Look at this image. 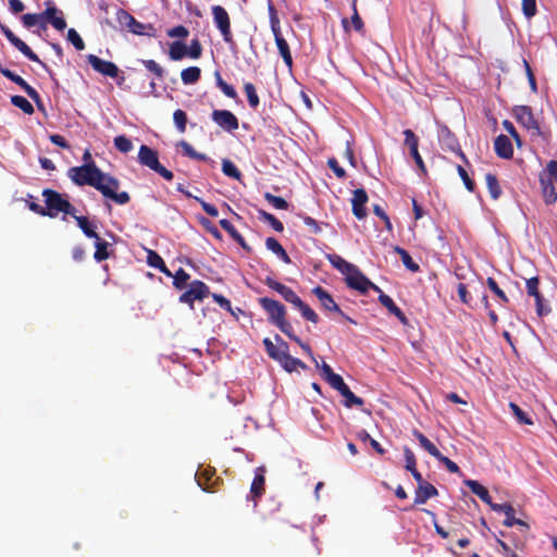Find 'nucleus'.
<instances>
[{
	"label": "nucleus",
	"mask_w": 557,
	"mask_h": 557,
	"mask_svg": "<svg viewBox=\"0 0 557 557\" xmlns=\"http://www.w3.org/2000/svg\"><path fill=\"white\" fill-rule=\"evenodd\" d=\"M67 177L77 186L88 185L94 187L100 191L103 197L117 205H126L131 199L127 191L117 193L120 188L119 180L102 172L95 162L70 168Z\"/></svg>",
	"instance_id": "nucleus-1"
},
{
	"label": "nucleus",
	"mask_w": 557,
	"mask_h": 557,
	"mask_svg": "<svg viewBox=\"0 0 557 557\" xmlns=\"http://www.w3.org/2000/svg\"><path fill=\"white\" fill-rule=\"evenodd\" d=\"M138 162L158 173L165 181H172L174 177L173 173L159 162L158 152L146 145H141L139 148Z\"/></svg>",
	"instance_id": "nucleus-2"
},
{
	"label": "nucleus",
	"mask_w": 557,
	"mask_h": 557,
	"mask_svg": "<svg viewBox=\"0 0 557 557\" xmlns=\"http://www.w3.org/2000/svg\"><path fill=\"white\" fill-rule=\"evenodd\" d=\"M42 195L48 210L47 215L53 218L57 216L59 212L74 215L76 212L75 208L58 191L45 189Z\"/></svg>",
	"instance_id": "nucleus-3"
},
{
	"label": "nucleus",
	"mask_w": 557,
	"mask_h": 557,
	"mask_svg": "<svg viewBox=\"0 0 557 557\" xmlns=\"http://www.w3.org/2000/svg\"><path fill=\"white\" fill-rule=\"evenodd\" d=\"M212 16L215 27L220 30L223 40L228 45L231 50H235L236 45L233 40L231 32V21L227 11L221 5L212 7Z\"/></svg>",
	"instance_id": "nucleus-4"
},
{
	"label": "nucleus",
	"mask_w": 557,
	"mask_h": 557,
	"mask_svg": "<svg viewBox=\"0 0 557 557\" xmlns=\"http://www.w3.org/2000/svg\"><path fill=\"white\" fill-rule=\"evenodd\" d=\"M345 281L348 287L361 294H366L369 289L380 292V287L372 283L356 265L345 275Z\"/></svg>",
	"instance_id": "nucleus-5"
},
{
	"label": "nucleus",
	"mask_w": 557,
	"mask_h": 557,
	"mask_svg": "<svg viewBox=\"0 0 557 557\" xmlns=\"http://www.w3.org/2000/svg\"><path fill=\"white\" fill-rule=\"evenodd\" d=\"M513 116L532 136H540L541 128L535 120L533 111L529 106H517L513 108Z\"/></svg>",
	"instance_id": "nucleus-6"
},
{
	"label": "nucleus",
	"mask_w": 557,
	"mask_h": 557,
	"mask_svg": "<svg viewBox=\"0 0 557 557\" xmlns=\"http://www.w3.org/2000/svg\"><path fill=\"white\" fill-rule=\"evenodd\" d=\"M0 30L4 35V37L10 41V44L14 46L23 55H25L28 60L37 62L42 67L47 69V65L38 58V55L34 53L33 50L22 39L16 37L8 26L0 24Z\"/></svg>",
	"instance_id": "nucleus-7"
},
{
	"label": "nucleus",
	"mask_w": 557,
	"mask_h": 557,
	"mask_svg": "<svg viewBox=\"0 0 557 557\" xmlns=\"http://www.w3.org/2000/svg\"><path fill=\"white\" fill-rule=\"evenodd\" d=\"M259 301H260L261 307L269 314V321L272 324L277 326L286 320L285 319L286 310H285V307L281 302H278L277 300L268 298V297L260 298Z\"/></svg>",
	"instance_id": "nucleus-8"
},
{
	"label": "nucleus",
	"mask_w": 557,
	"mask_h": 557,
	"mask_svg": "<svg viewBox=\"0 0 557 557\" xmlns=\"http://www.w3.org/2000/svg\"><path fill=\"white\" fill-rule=\"evenodd\" d=\"M209 295V287L201 281L195 280L193 281L188 289L184 292L180 296V302L182 304H188L193 308V302L195 300H202Z\"/></svg>",
	"instance_id": "nucleus-9"
},
{
	"label": "nucleus",
	"mask_w": 557,
	"mask_h": 557,
	"mask_svg": "<svg viewBox=\"0 0 557 557\" xmlns=\"http://www.w3.org/2000/svg\"><path fill=\"white\" fill-rule=\"evenodd\" d=\"M212 121L223 131L232 133L239 126L236 115L228 110H213L211 113Z\"/></svg>",
	"instance_id": "nucleus-10"
},
{
	"label": "nucleus",
	"mask_w": 557,
	"mask_h": 557,
	"mask_svg": "<svg viewBox=\"0 0 557 557\" xmlns=\"http://www.w3.org/2000/svg\"><path fill=\"white\" fill-rule=\"evenodd\" d=\"M312 294L319 299V301L324 310L331 311V312H336V313L341 314L343 318H345L347 321H349L350 323L356 324V321L352 320L351 318H349L348 315H346L341 310V308L335 302L332 295L329 292H326L324 288H322L321 286H317L312 289Z\"/></svg>",
	"instance_id": "nucleus-11"
},
{
	"label": "nucleus",
	"mask_w": 557,
	"mask_h": 557,
	"mask_svg": "<svg viewBox=\"0 0 557 557\" xmlns=\"http://www.w3.org/2000/svg\"><path fill=\"white\" fill-rule=\"evenodd\" d=\"M88 64L98 73L103 76H108L111 78H116L119 76L120 70L115 63L111 61H106L100 59L95 54H88L87 57Z\"/></svg>",
	"instance_id": "nucleus-12"
},
{
	"label": "nucleus",
	"mask_w": 557,
	"mask_h": 557,
	"mask_svg": "<svg viewBox=\"0 0 557 557\" xmlns=\"http://www.w3.org/2000/svg\"><path fill=\"white\" fill-rule=\"evenodd\" d=\"M540 281L536 276L527 280V292L528 295L534 297L536 305V313L540 317L546 315L550 312V308L544 305L543 297L539 290Z\"/></svg>",
	"instance_id": "nucleus-13"
},
{
	"label": "nucleus",
	"mask_w": 557,
	"mask_h": 557,
	"mask_svg": "<svg viewBox=\"0 0 557 557\" xmlns=\"http://www.w3.org/2000/svg\"><path fill=\"white\" fill-rule=\"evenodd\" d=\"M405 136V145L409 148L410 156L413 158L417 166L420 169V171L425 174L426 169L424 165V162L422 160V157L419 153L418 145L419 140L418 137L414 135V133L411 129H405L404 131Z\"/></svg>",
	"instance_id": "nucleus-14"
},
{
	"label": "nucleus",
	"mask_w": 557,
	"mask_h": 557,
	"mask_svg": "<svg viewBox=\"0 0 557 557\" xmlns=\"http://www.w3.org/2000/svg\"><path fill=\"white\" fill-rule=\"evenodd\" d=\"M491 509L496 512H503V516H506V519L504 520V524L506 527L511 528L513 525H520L528 528V524L524 521L515 517V509L510 504H491Z\"/></svg>",
	"instance_id": "nucleus-15"
},
{
	"label": "nucleus",
	"mask_w": 557,
	"mask_h": 557,
	"mask_svg": "<svg viewBox=\"0 0 557 557\" xmlns=\"http://www.w3.org/2000/svg\"><path fill=\"white\" fill-rule=\"evenodd\" d=\"M265 284L271 289L277 292L284 298L285 301L292 304L294 307L300 300V298L297 296V294L292 288H289L288 286L277 282L271 277H268L265 280Z\"/></svg>",
	"instance_id": "nucleus-16"
},
{
	"label": "nucleus",
	"mask_w": 557,
	"mask_h": 557,
	"mask_svg": "<svg viewBox=\"0 0 557 557\" xmlns=\"http://www.w3.org/2000/svg\"><path fill=\"white\" fill-rule=\"evenodd\" d=\"M275 341L278 345H274L270 338L263 339L264 348L268 355L274 359L275 361H280L282 356H284L288 351V345L282 339L280 335L275 336Z\"/></svg>",
	"instance_id": "nucleus-17"
},
{
	"label": "nucleus",
	"mask_w": 557,
	"mask_h": 557,
	"mask_svg": "<svg viewBox=\"0 0 557 557\" xmlns=\"http://www.w3.org/2000/svg\"><path fill=\"white\" fill-rule=\"evenodd\" d=\"M264 467H258L255 471V478L250 486V493L247 495V500H255L253 507L257 506L256 498L260 497L264 491Z\"/></svg>",
	"instance_id": "nucleus-18"
},
{
	"label": "nucleus",
	"mask_w": 557,
	"mask_h": 557,
	"mask_svg": "<svg viewBox=\"0 0 557 557\" xmlns=\"http://www.w3.org/2000/svg\"><path fill=\"white\" fill-rule=\"evenodd\" d=\"M367 201L368 195L364 189L359 188L354 191L351 199L352 213L359 220H362L367 216V210L364 207Z\"/></svg>",
	"instance_id": "nucleus-19"
},
{
	"label": "nucleus",
	"mask_w": 557,
	"mask_h": 557,
	"mask_svg": "<svg viewBox=\"0 0 557 557\" xmlns=\"http://www.w3.org/2000/svg\"><path fill=\"white\" fill-rule=\"evenodd\" d=\"M494 149L496 154L502 159L508 160L513 156L512 144L506 135L500 134L495 138Z\"/></svg>",
	"instance_id": "nucleus-20"
},
{
	"label": "nucleus",
	"mask_w": 557,
	"mask_h": 557,
	"mask_svg": "<svg viewBox=\"0 0 557 557\" xmlns=\"http://www.w3.org/2000/svg\"><path fill=\"white\" fill-rule=\"evenodd\" d=\"M50 23L57 30L62 32L66 27V22L62 12L55 7H48L44 11V23Z\"/></svg>",
	"instance_id": "nucleus-21"
},
{
	"label": "nucleus",
	"mask_w": 557,
	"mask_h": 557,
	"mask_svg": "<svg viewBox=\"0 0 557 557\" xmlns=\"http://www.w3.org/2000/svg\"><path fill=\"white\" fill-rule=\"evenodd\" d=\"M379 293V301L382 306H384L389 313L394 314L404 325L408 324V319L405 313L400 310L399 307L396 306L394 300L380 288Z\"/></svg>",
	"instance_id": "nucleus-22"
},
{
	"label": "nucleus",
	"mask_w": 557,
	"mask_h": 557,
	"mask_svg": "<svg viewBox=\"0 0 557 557\" xmlns=\"http://www.w3.org/2000/svg\"><path fill=\"white\" fill-rule=\"evenodd\" d=\"M272 33H273L277 49L280 51V54L284 60V63L290 69L293 65V58H292L287 41L283 38L281 29H276L275 32H272Z\"/></svg>",
	"instance_id": "nucleus-23"
},
{
	"label": "nucleus",
	"mask_w": 557,
	"mask_h": 557,
	"mask_svg": "<svg viewBox=\"0 0 557 557\" xmlns=\"http://www.w3.org/2000/svg\"><path fill=\"white\" fill-rule=\"evenodd\" d=\"M438 491L431 483L425 482L422 485H419L416 491L414 505H422L428 502V499L436 496Z\"/></svg>",
	"instance_id": "nucleus-24"
},
{
	"label": "nucleus",
	"mask_w": 557,
	"mask_h": 557,
	"mask_svg": "<svg viewBox=\"0 0 557 557\" xmlns=\"http://www.w3.org/2000/svg\"><path fill=\"white\" fill-rule=\"evenodd\" d=\"M12 82L15 83L16 85H18L27 94V96L33 101H35V103L37 104L39 110H44L40 95L23 77H21L20 75L16 74Z\"/></svg>",
	"instance_id": "nucleus-25"
},
{
	"label": "nucleus",
	"mask_w": 557,
	"mask_h": 557,
	"mask_svg": "<svg viewBox=\"0 0 557 557\" xmlns=\"http://www.w3.org/2000/svg\"><path fill=\"white\" fill-rule=\"evenodd\" d=\"M465 484L471 490L473 494H475L482 502L487 504L490 507L491 504H494L488 494V491L481 483L469 479L465 481Z\"/></svg>",
	"instance_id": "nucleus-26"
},
{
	"label": "nucleus",
	"mask_w": 557,
	"mask_h": 557,
	"mask_svg": "<svg viewBox=\"0 0 557 557\" xmlns=\"http://www.w3.org/2000/svg\"><path fill=\"white\" fill-rule=\"evenodd\" d=\"M267 248L272 251L278 259H281L284 263H290L292 260L283 246L280 244L277 239L274 237H268L265 240Z\"/></svg>",
	"instance_id": "nucleus-27"
},
{
	"label": "nucleus",
	"mask_w": 557,
	"mask_h": 557,
	"mask_svg": "<svg viewBox=\"0 0 557 557\" xmlns=\"http://www.w3.org/2000/svg\"><path fill=\"white\" fill-rule=\"evenodd\" d=\"M326 259L332 264V267L339 271L343 275H346L355 267V264L346 261L344 258L336 253L326 255Z\"/></svg>",
	"instance_id": "nucleus-28"
},
{
	"label": "nucleus",
	"mask_w": 557,
	"mask_h": 557,
	"mask_svg": "<svg viewBox=\"0 0 557 557\" xmlns=\"http://www.w3.org/2000/svg\"><path fill=\"white\" fill-rule=\"evenodd\" d=\"M221 227L230 234V236L244 249L249 250L244 237L239 234V232L234 227L231 221L226 219L220 220Z\"/></svg>",
	"instance_id": "nucleus-29"
},
{
	"label": "nucleus",
	"mask_w": 557,
	"mask_h": 557,
	"mask_svg": "<svg viewBox=\"0 0 557 557\" xmlns=\"http://www.w3.org/2000/svg\"><path fill=\"white\" fill-rule=\"evenodd\" d=\"M82 232L89 238L96 239L99 235L96 233V224L88 220L86 216H77L75 213L72 215Z\"/></svg>",
	"instance_id": "nucleus-30"
},
{
	"label": "nucleus",
	"mask_w": 557,
	"mask_h": 557,
	"mask_svg": "<svg viewBox=\"0 0 557 557\" xmlns=\"http://www.w3.org/2000/svg\"><path fill=\"white\" fill-rule=\"evenodd\" d=\"M278 363L287 372H294L298 368H301V369L307 368V366L300 359L290 356L288 351L284 356H282V359L278 361Z\"/></svg>",
	"instance_id": "nucleus-31"
},
{
	"label": "nucleus",
	"mask_w": 557,
	"mask_h": 557,
	"mask_svg": "<svg viewBox=\"0 0 557 557\" xmlns=\"http://www.w3.org/2000/svg\"><path fill=\"white\" fill-rule=\"evenodd\" d=\"M414 437L418 440L419 444L423 449H425L431 456L437 458L441 456V451L436 448V446L421 432L414 430Z\"/></svg>",
	"instance_id": "nucleus-32"
},
{
	"label": "nucleus",
	"mask_w": 557,
	"mask_h": 557,
	"mask_svg": "<svg viewBox=\"0 0 557 557\" xmlns=\"http://www.w3.org/2000/svg\"><path fill=\"white\" fill-rule=\"evenodd\" d=\"M201 76V70L198 66H189L181 72V78L184 85L196 84Z\"/></svg>",
	"instance_id": "nucleus-33"
},
{
	"label": "nucleus",
	"mask_w": 557,
	"mask_h": 557,
	"mask_svg": "<svg viewBox=\"0 0 557 557\" xmlns=\"http://www.w3.org/2000/svg\"><path fill=\"white\" fill-rule=\"evenodd\" d=\"M131 33L140 36H152L154 28L151 24H144L138 22L135 17L131 22L129 27L127 28Z\"/></svg>",
	"instance_id": "nucleus-34"
},
{
	"label": "nucleus",
	"mask_w": 557,
	"mask_h": 557,
	"mask_svg": "<svg viewBox=\"0 0 557 557\" xmlns=\"http://www.w3.org/2000/svg\"><path fill=\"white\" fill-rule=\"evenodd\" d=\"M215 84L220 88V90L228 98L236 100L237 99V92L235 88L232 85H228L226 82L223 81L221 74L219 71H215L214 73Z\"/></svg>",
	"instance_id": "nucleus-35"
},
{
	"label": "nucleus",
	"mask_w": 557,
	"mask_h": 557,
	"mask_svg": "<svg viewBox=\"0 0 557 557\" xmlns=\"http://www.w3.org/2000/svg\"><path fill=\"white\" fill-rule=\"evenodd\" d=\"M95 247H96V251H95L94 258L97 262H101L109 258V252H108L109 243L108 242L103 240L100 237H97L95 239Z\"/></svg>",
	"instance_id": "nucleus-36"
},
{
	"label": "nucleus",
	"mask_w": 557,
	"mask_h": 557,
	"mask_svg": "<svg viewBox=\"0 0 557 557\" xmlns=\"http://www.w3.org/2000/svg\"><path fill=\"white\" fill-rule=\"evenodd\" d=\"M485 181L491 197L495 200L498 199L502 195V188L498 184L497 177L492 173H487L485 175Z\"/></svg>",
	"instance_id": "nucleus-37"
},
{
	"label": "nucleus",
	"mask_w": 557,
	"mask_h": 557,
	"mask_svg": "<svg viewBox=\"0 0 557 557\" xmlns=\"http://www.w3.org/2000/svg\"><path fill=\"white\" fill-rule=\"evenodd\" d=\"M339 394L345 398L344 400V406L347 407V408H351L352 406H361L363 405V399L356 396L351 391L350 388L348 387V385H346L344 387V389H342L339 392Z\"/></svg>",
	"instance_id": "nucleus-38"
},
{
	"label": "nucleus",
	"mask_w": 557,
	"mask_h": 557,
	"mask_svg": "<svg viewBox=\"0 0 557 557\" xmlns=\"http://www.w3.org/2000/svg\"><path fill=\"white\" fill-rule=\"evenodd\" d=\"M170 58L174 61L182 60L187 54V46L181 41H174L170 46Z\"/></svg>",
	"instance_id": "nucleus-39"
},
{
	"label": "nucleus",
	"mask_w": 557,
	"mask_h": 557,
	"mask_svg": "<svg viewBox=\"0 0 557 557\" xmlns=\"http://www.w3.org/2000/svg\"><path fill=\"white\" fill-rule=\"evenodd\" d=\"M23 25L27 28L34 27L37 24H40L41 28H46V24L44 23V12L40 14L27 13L22 16Z\"/></svg>",
	"instance_id": "nucleus-40"
},
{
	"label": "nucleus",
	"mask_w": 557,
	"mask_h": 557,
	"mask_svg": "<svg viewBox=\"0 0 557 557\" xmlns=\"http://www.w3.org/2000/svg\"><path fill=\"white\" fill-rule=\"evenodd\" d=\"M244 90L247 96L248 104L251 109H257L260 100L256 90V87L252 83H245Z\"/></svg>",
	"instance_id": "nucleus-41"
},
{
	"label": "nucleus",
	"mask_w": 557,
	"mask_h": 557,
	"mask_svg": "<svg viewBox=\"0 0 557 557\" xmlns=\"http://www.w3.org/2000/svg\"><path fill=\"white\" fill-rule=\"evenodd\" d=\"M295 308L300 311L301 315L306 320H308L312 323L319 322L318 314L307 304H305L301 299L296 304Z\"/></svg>",
	"instance_id": "nucleus-42"
},
{
	"label": "nucleus",
	"mask_w": 557,
	"mask_h": 557,
	"mask_svg": "<svg viewBox=\"0 0 557 557\" xmlns=\"http://www.w3.org/2000/svg\"><path fill=\"white\" fill-rule=\"evenodd\" d=\"M395 251L399 255V257H400V259H401V261H403L404 265H405L408 270H410V271H412V272H417V271H419V269H420V268H419L418 263H416V262L412 260L411 256L409 255V252H408L406 249L400 248V247H396V248H395Z\"/></svg>",
	"instance_id": "nucleus-43"
},
{
	"label": "nucleus",
	"mask_w": 557,
	"mask_h": 557,
	"mask_svg": "<svg viewBox=\"0 0 557 557\" xmlns=\"http://www.w3.org/2000/svg\"><path fill=\"white\" fill-rule=\"evenodd\" d=\"M258 214H259V219L269 223L273 227L274 231L283 232V230H284L283 223L280 220H277L273 214H271L264 210H259Z\"/></svg>",
	"instance_id": "nucleus-44"
},
{
	"label": "nucleus",
	"mask_w": 557,
	"mask_h": 557,
	"mask_svg": "<svg viewBox=\"0 0 557 557\" xmlns=\"http://www.w3.org/2000/svg\"><path fill=\"white\" fill-rule=\"evenodd\" d=\"M11 103L15 106L16 108L21 109L26 114H33L34 113V107L33 104L23 96H12L11 97Z\"/></svg>",
	"instance_id": "nucleus-45"
},
{
	"label": "nucleus",
	"mask_w": 557,
	"mask_h": 557,
	"mask_svg": "<svg viewBox=\"0 0 557 557\" xmlns=\"http://www.w3.org/2000/svg\"><path fill=\"white\" fill-rule=\"evenodd\" d=\"M509 408L511 409L515 418L520 424L532 425V419L515 403L509 404Z\"/></svg>",
	"instance_id": "nucleus-46"
},
{
	"label": "nucleus",
	"mask_w": 557,
	"mask_h": 557,
	"mask_svg": "<svg viewBox=\"0 0 557 557\" xmlns=\"http://www.w3.org/2000/svg\"><path fill=\"white\" fill-rule=\"evenodd\" d=\"M114 147L122 153H128L133 150V143L124 135H119L114 138Z\"/></svg>",
	"instance_id": "nucleus-47"
},
{
	"label": "nucleus",
	"mask_w": 557,
	"mask_h": 557,
	"mask_svg": "<svg viewBox=\"0 0 557 557\" xmlns=\"http://www.w3.org/2000/svg\"><path fill=\"white\" fill-rule=\"evenodd\" d=\"M141 62L145 65V67L156 76V78H164L165 70L154 60H143Z\"/></svg>",
	"instance_id": "nucleus-48"
},
{
	"label": "nucleus",
	"mask_w": 557,
	"mask_h": 557,
	"mask_svg": "<svg viewBox=\"0 0 557 557\" xmlns=\"http://www.w3.org/2000/svg\"><path fill=\"white\" fill-rule=\"evenodd\" d=\"M222 172L224 173V175H226L228 177H232V178H235V180H239L240 176H242L239 170L228 159H224L222 161Z\"/></svg>",
	"instance_id": "nucleus-49"
},
{
	"label": "nucleus",
	"mask_w": 557,
	"mask_h": 557,
	"mask_svg": "<svg viewBox=\"0 0 557 557\" xmlns=\"http://www.w3.org/2000/svg\"><path fill=\"white\" fill-rule=\"evenodd\" d=\"M264 198L270 205H272L277 210L288 209V202L282 197L272 195L270 193H265Z\"/></svg>",
	"instance_id": "nucleus-50"
},
{
	"label": "nucleus",
	"mask_w": 557,
	"mask_h": 557,
	"mask_svg": "<svg viewBox=\"0 0 557 557\" xmlns=\"http://www.w3.org/2000/svg\"><path fill=\"white\" fill-rule=\"evenodd\" d=\"M173 121L180 133H184L186 131L187 115L183 110L177 109L174 111Z\"/></svg>",
	"instance_id": "nucleus-51"
},
{
	"label": "nucleus",
	"mask_w": 557,
	"mask_h": 557,
	"mask_svg": "<svg viewBox=\"0 0 557 557\" xmlns=\"http://www.w3.org/2000/svg\"><path fill=\"white\" fill-rule=\"evenodd\" d=\"M268 12H269L271 30L275 32L276 29H281L277 11L271 0L268 1Z\"/></svg>",
	"instance_id": "nucleus-52"
},
{
	"label": "nucleus",
	"mask_w": 557,
	"mask_h": 557,
	"mask_svg": "<svg viewBox=\"0 0 557 557\" xmlns=\"http://www.w3.org/2000/svg\"><path fill=\"white\" fill-rule=\"evenodd\" d=\"M67 40L74 46V48L77 51H82L85 49L84 40L74 28H70L67 30Z\"/></svg>",
	"instance_id": "nucleus-53"
},
{
	"label": "nucleus",
	"mask_w": 557,
	"mask_h": 557,
	"mask_svg": "<svg viewBox=\"0 0 557 557\" xmlns=\"http://www.w3.org/2000/svg\"><path fill=\"white\" fill-rule=\"evenodd\" d=\"M189 278V274L182 268H180L173 275V285L177 289H183Z\"/></svg>",
	"instance_id": "nucleus-54"
},
{
	"label": "nucleus",
	"mask_w": 557,
	"mask_h": 557,
	"mask_svg": "<svg viewBox=\"0 0 557 557\" xmlns=\"http://www.w3.org/2000/svg\"><path fill=\"white\" fill-rule=\"evenodd\" d=\"M404 456H405V461H406V470L408 471H414L417 470V460H416V456L413 454V451L408 448V447H405L404 449Z\"/></svg>",
	"instance_id": "nucleus-55"
},
{
	"label": "nucleus",
	"mask_w": 557,
	"mask_h": 557,
	"mask_svg": "<svg viewBox=\"0 0 557 557\" xmlns=\"http://www.w3.org/2000/svg\"><path fill=\"white\" fill-rule=\"evenodd\" d=\"M522 12L525 17H533L536 14V0H522Z\"/></svg>",
	"instance_id": "nucleus-56"
},
{
	"label": "nucleus",
	"mask_w": 557,
	"mask_h": 557,
	"mask_svg": "<svg viewBox=\"0 0 557 557\" xmlns=\"http://www.w3.org/2000/svg\"><path fill=\"white\" fill-rule=\"evenodd\" d=\"M487 286L488 288L503 301V302H507L508 301V298L506 296V294L499 288L498 284L496 283V281L493 278V277H488L487 281Z\"/></svg>",
	"instance_id": "nucleus-57"
},
{
	"label": "nucleus",
	"mask_w": 557,
	"mask_h": 557,
	"mask_svg": "<svg viewBox=\"0 0 557 557\" xmlns=\"http://www.w3.org/2000/svg\"><path fill=\"white\" fill-rule=\"evenodd\" d=\"M134 16L123 9H119L116 11V20L119 24L123 27L128 28Z\"/></svg>",
	"instance_id": "nucleus-58"
},
{
	"label": "nucleus",
	"mask_w": 557,
	"mask_h": 557,
	"mask_svg": "<svg viewBox=\"0 0 557 557\" xmlns=\"http://www.w3.org/2000/svg\"><path fill=\"white\" fill-rule=\"evenodd\" d=\"M201 52H202V48H201L199 40L198 39L191 40L189 47H187L188 57H190L191 59H198V58H200Z\"/></svg>",
	"instance_id": "nucleus-59"
},
{
	"label": "nucleus",
	"mask_w": 557,
	"mask_h": 557,
	"mask_svg": "<svg viewBox=\"0 0 557 557\" xmlns=\"http://www.w3.org/2000/svg\"><path fill=\"white\" fill-rule=\"evenodd\" d=\"M194 199L196 201H198L200 203V206L202 207L203 211L212 216V218H215L219 215V210L215 208V206L209 203V202H206L203 199L199 198V197H194Z\"/></svg>",
	"instance_id": "nucleus-60"
},
{
	"label": "nucleus",
	"mask_w": 557,
	"mask_h": 557,
	"mask_svg": "<svg viewBox=\"0 0 557 557\" xmlns=\"http://www.w3.org/2000/svg\"><path fill=\"white\" fill-rule=\"evenodd\" d=\"M503 127L515 139L517 145L521 146V138H520L516 127L513 126V124L510 121L505 120L503 122Z\"/></svg>",
	"instance_id": "nucleus-61"
},
{
	"label": "nucleus",
	"mask_w": 557,
	"mask_h": 557,
	"mask_svg": "<svg viewBox=\"0 0 557 557\" xmlns=\"http://www.w3.org/2000/svg\"><path fill=\"white\" fill-rule=\"evenodd\" d=\"M330 386L334 389H336L338 393L344 389V387L347 385L343 377L339 375V374H334L332 375L327 381H326Z\"/></svg>",
	"instance_id": "nucleus-62"
},
{
	"label": "nucleus",
	"mask_w": 557,
	"mask_h": 557,
	"mask_svg": "<svg viewBox=\"0 0 557 557\" xmlns=\"http://www.w3.org/2000/svg\"><path fill=\"white\" fill-rule=\"evenodd\" d=\"M457 171H458V174L461 177L466 188L469 191H473L474 190V182L469 177L467 171L461 165H458Z\"/></svg>",
	"instance_id": "nucleus-63"
},
{
	"label": "nucleus",
	"mask_w": 557,
	"mask_h": 557,
	"mask_svg": "<svg viewBox=\"0 0 557 557\" xmlns=\"http://www.w3.org/2000/svg\"><path fill=\"white\" fill-rule=\"evenodd\" d=\"M544 199L547 205H552L557 200V191L552 184L544 187Z\"/></svg>",
	"instance_id": "nucleus-64"
}]
</instances>
